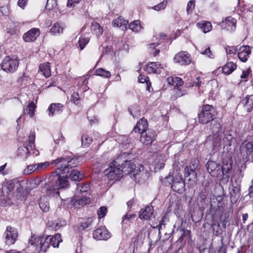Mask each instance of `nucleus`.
<instances>
[{
    "label": "nucleus",
    "instance_id": "bf43d9fd",
    "mask_svg": "<svg viewBox=\"0 0 253 253\" xmlns=\"http://www.w3.org/2000/svg\"><path fill=\"white\" fill-rule=\"evenodd\" d=\"M138 80L139 83H146L148 88H149V84L150 85L151 84V83L149 80L148 77H145L144 76H142L141 75H140L138 78ZM148 90H149V88H148Z\"/></svg>",
    "mask_w": 253,
    "mask_h": 253
},
{
    "label": "nucleus",
    "instance_id": "a878e982",
    "mask_svg": "<svg viewBox=\"0 0 253 253\" xmlns=\"http://www.w3.org/2000/svg\"><path fill=\"white\" fill-rule=\"evenodd\" d=\"M70 172H71L69 174V177L73 181H81L84 177L83 174L81 173L79 170L76 169H71Z\"/></svg>",
    "mask_w": 253,
    "mask_h": 253
},
{
    "label": "nucleus",
    "instance_id": "6e6552de",
    "mask_svg": "<svg viewBox=\"0 0 253 253\" xmlns=\"http://www.w3.org/2000/svg\"><path fill=\"white\" fill-rule=\"evenodd\" d=\"M35 133L31 131L28 138V144L27 146H22L18 148L17 150L18 156L26 159L30 153V149H32L35 146Z\"/></svg>",
    "mask_w": 253,
    "mask_h": 253
},
{
    "label": "nucleus",
    "instance_id": "4be33fe9",
    "mask_svg": "<svg viewBox=\"0 0 253 253\" xmlns=\"http://www.w3.org/2000/svg\"><path fill=\"white\" fill-rule=\"evenodd\" d=\"M64 105L61 103H52L50 105L47 109L48 115L53 116L55 114H60L63 112Z\"/></svg>",
    "mask_w": 253,
    "mask_h": 253
},
{
    "label": "nucleus",
    "instance_id": "39448f33",
    "mask_svg": "<svg viewBox=\"0 0 253 253\" xmlns=\"http://www.w3.org/2000/svg\"><path fill=\"white\" fill-rule=\"evenodd\" d=\"M240 154L243 160L247 162L251 156L253 158V135H249L239 147Z\"/></svg>",
    "mask_w": 253,
    "mask_h": 253
},
{
    "label": "nucleus",
    "instance_id": "1a4fd4ad",
    "mask_svg": "<svg viewBox=\"0 0 253 253\" xmlns=\"http://www.w3.org/2000/svg\"><path fill=\"white\" fill-rule=\"evenodd\" d=\"M19 65V61L12 59L9 56L6 57L1 62V68L7 73H12L16 71Z\"/></svg>",
    "mask_w": 253,
    "mask_h": 253
},
{
    "label": "nucleus",
    "instance_id": "423d86ee",
    "mask_svg": "<svg viewBox=\"0 0 253 253\" xmlns=\"http://www.w3.org/2000/svg\"><path fill=\"white\" fill-rule=\"evenodd\" d=\"M20 184L16 180H10L5 181L2 185V192L4 193L5 195H1L2 202V205L3 206H7L8 205L11 201L9 198V195L15 188L20 186Z\"/></svg>",
    "mask_w": 253,
    "mask_h": 253
},
{
    "label": "nucleus",
    "instance_id": "774afa93",
    "mask_svg": "<svg viewBox=\"0 0 253 253\" xmlns=\"http://www.w3.org/2000/svg\"><path fill=\"white\" fill-rule=\"evenodd\" d=\"M186 94V90L185 89H177L175 91V95L176 97H181Z\"/></svg>",
    "mask_w": 253,
    "mask_h": 253
},
{
    "label": "nucleus",
    "instance_id": "0eeeda50",
    "mask_svg": "<svg viewBox=\"0 0 253 253\" xmlns=\"http://www.w3.org/2000/svg\"><path fill=\"white\" fill-rule=\"evenodd\" d=\"M199 165L200 162L198 159H192L189 164L184 167V176L185 178H187L189 181L196 179L197 175V170L200 169Z\"/></svg>",
    "mask_w": 253,
    "mask_h": 253
},
{
    "label": "nucleus",
    "instance_id": "393cba45",
    "mask_svg": "<svg viewBox=\"0 0 253 253\" xmlns=\"http://www.w3.org/2000/svg\"><path fill=\"white\" fill-rule=\"evenodd\" d=\"M232 169V164L223 165L221 167V175L222 176V179L228 182L230 177V171Z\"/></svg>",
    "mask_w": 253,
    "mask_h": 253
},
{
    "label": "nucleus",
    "instance_id": "c756f323",
    "mask_svg": "<svg viewBox=\"0 0 253 253\" xmlns=\"http://www.w3.org/2000/svg\"><path fill=\"white\" fill-rule=\"evenodd\" d=\"M203 189L209 192H212V190L215 188L216 184L211 179H209L203 182Z\"/></svg>",
    "mask_w": 253,
    "mask_h": 253
},
{
    "label": "nucleus",
    "instance_id": "7ed1b4c3",
    "mask_svg": "<svg viewBox=\"0 0 253 253\" xmlns=\"http://www.w3.org/2000/svg\"><path fill=\"white\" fill-rule=\"evenodd\" d=\"M61 242V235L56 234L54 236L50 235L46 237H39L37 240L35 236H32L29 243L32 245L35 244L36 250L41 253V252H45L50 246L54 248L58 247Z\"/></svg>",
    "mask_w": 253,
    "mask_h": 253
},
{
    "label": "nucleus",
    "instance_id": "5fc2aeb1",
    "mask_svg": "<svg viewBox=\"0 0 253 253\" xmlns=\"http://www.w3.org/2000/svg\"><path fill=\"white\" fill-rule=\"evenodd\" d=\"M7 33L9 34L10 36L16 37L19 34V30L16 27L9 28Z\"/></svg>",
    "mask_w": 253,
    "mask_h": 253
},
{
    "label": "nucleus",
    "instance_id": "680f3d73",
    "mask_svg": "<svg viewBox=\"0 0 253 253\" xmlns=\"http://www.w3.org/2000/svg\"><path fill=\"white\" fill-rule=\"evenodd\" d=\"M210 192L204 189H202L198 195V199L201 200H205Z\"/></svg>",
    "mask_w": 253,
    "mask_h": 253
},
{
    "label": "nucleus",
    "instance_id": "3c124183",
    "mask_svg": "<svg viewBox=\"0 0 253 253\" xmlns=\"http://www.w3.org/2000/svg\"><path fill=\"white\" fill-rule=\"evenodd\" d=\"M195 6V0H190L189 1L187 4L186 12L188 14L192 13L193 9H194Z\"/></svg>",
    "mask_w": 253,
    "mask_h": 253
},
{
    "label": "nucleus",
    "instance_id": "f257e3e1",
    "mask_svg": "<svg viewBox=\"0 0 253 253\" xmlns=\"http://www.w3.org/2000/svg\"><path fill=\"white\" fill-rule=\"evenodd\" d=\"M79 163L78 158L72 153L69 155H64L52 161V163H54L58 167L54 171L51 172L45 188L47 190L53 191L68 188L69 181L68 180L67 174L72 168L77 167Z\"/></svg>",
    "mask_w": 253,
    "mask_h": 253
},
{
    "label": "nucleus",
    "instance_id": "8fccbe9b",
    "mask_svg": "<svg viewBox=\"0 0 253 253\" xmlns=\"http://www.w3.org/2000/svg\"><path fill=\"white\" fill-rule=\"evenodd\" d=\"M168 0H163V1L152 7V9L156 11H160L165 8Z\"/></svg>",
    "mask_w": 253,
    "mask_h": 253
},
{
    "label": "nucleus",
    "instance_id": "052dcab7",
    "mask_svg": "<svg viewBox=\"0 0 253 253\" xmlns=\"http://www.w3.org/2000/svg\"><path fill=\"white\" fill-rule=\"evenodd\" d=\"M41 183V180L39 178H36L34 180H31L30 183V187L32 189L36 188L38 187Z\"/></svg>",
    "mask_w": 253,
    "mask_h": 253
},
{
    "label": "nucleus",
    "instance_id": "864d4df0",
    "mask_svg": "<svg viewBox=\"0 0 253 253\" xmlns=\"http://www.w3.org/2000/svg\"><path fill=\"white\" fill-rule=\"evenodd\" d=\"M92 218H88L86 220L81 222L80 226L82 228V229H85L92 224Z\"/></svg>",
    "mask_w": 253,
    "mask_h": 253
},
{
    "label": "nucleus",
    "instance_id": "79ce46f5",
    "mask_svg": "<svg viewBox=\"0 0 253 253\" xmlns=\"http://www.w3.org/2000/svg\"><path fill=\"white\" fill-rule=\"evenodd\" d=\"M95 75L101 76L104 78H109L111 76V73L109 71H106L103 68H98L95 71Z\"/></svg>",
    "mask_w": 253,
    "mask_h": 253
},
{
    "label": "nucleus",
    "instance_id": "de8ad7c7",
    "mask_svg": "<svg viewBox=\"0 0 253 253\" xmlns=\"http://www.w3.org/2000/svg\"><path fill=\"white\" fill-rule=\"evenodd\" d=\"M37 167V164L30 165L28 166L27 167L26 169H24V172L25 174H30L36 170H38Z\"/></svg>",
    "mask_w": 253,
    "mask_h": 253
},
{
    "label": "nucleus",
    "instance_id": "f8f14e48",
    "mask_svg": "<svg viewBox=\"0 0 253 253\" xmlns=\"http://www.w3.org/2000/svg\"><path fill=\"white\" fill-rule=\"evenodd\" d=\"M165 179L172 181L171 187L174 191L180 194L184 191L185 184L181 176H175L173 178L172 176L169 175L166 177Z\"/></svg>",
    "mask_w": 253,
    "mask_h": 253
},
{
    "label": "nucleus",
    "instance_id": "dca6fc26",
    "mask_svg": "<svg viewBox=\"0 0 253 253\" xmlns=\"http://www.w3.org/2000/svg\"><path fill=\"white\" fill-rule=\"evenodd\" d=\"M165 67L164 64H161L159 62H149L146 65L145 70L149 74H160L161 69Z\"/></svg>",
    "mask_w": 253,
    "mask_h": 253
},
{
    "label": "nucleus",
    "instance_id": "72a5a7b5",
    "mask_svg": "<svg viewBox=\"0 0 253 253\" xmlns=\"http://www.w3.org/2000/svg\"><path fill=\"white\" fill-rule=\"evenodd\" d=\"M76 202L81 205H85L90 203V198L87 197V194H82L77 196Z\"/></svg>",
    "mask_w": 253,
    "mask_h": 253
},
{
    "label": "nucleus",
    "instance_id": "cd10ccee",
    "mask_svg": "<svg viewBox=\"0 0 253 253\" xmlns=\"http://www.w3.org/2000/svg\"><path fill=\"white\" fill-rule=\"evenodd\" d=\"M128 23V21L124 20L121 18V17L115 19L112 22L114 26L122 28L123 30H126Z\"/></svg>",
    "mask_w": 253,
    "mask_h": 253
},
{
    "label": "nucleus",
    "instance_id": "ea45409f",
    "mask_svg": "<svg viewBox=\"0 0 253 253\" xmlns=\"http://www.w3.org/2000/svg\"><path fill=\"white\" fill-rule=\"evenodd\" d=\"M53 138L55 143L58 144L61 142L64 143L65 142V138L63 136L60 131H56L53 135Z\"/></svg>",
    "mask_w": 253,
    "mask_h": 253
},
{
    "label": "nucleus",
    "instance_id": "49530a36",
    "mask_svg": "<svg viewBox=\"0 0 253 253\" xmlns=\"http://www.w3.org/2000/svg\"><path fill=\"white\" fill-rule=\"evenodd\" d=\"M135 213H128L126 214L123 217L122 223H127V222L134 219L136 217Z\"/></svg>",
    "mask_w": 253,
    "mask_h": 253
},
{
    "label": "nucleus",
    "instance_id": "473e14b6",
    "mask_svg": "<svg viewBox=\"0 0 253 253\" xmlns=\"http://www.w3.org/2000/svg\"><path fill=\"white\" fill-rule=\"evenodd\" d=\"M211 124L210 129L212 131V134L214 135L218 133L221 130L222 126L220 123L217 121H212Z\"/></svg>",
    "mask_w": 253,
    "mask_h": 253
},
{
    "label": "nucleus",
    "instance_id": "f3484780",
    "mask_svg": "<svg viewBox=\"0 0 253 253\" xmlns=\"http://www.w3.org/2000/svg\"><path fill=\"white\" fill-rule=\"evenodd\" d=\"M139 217L141 219L144 220H150L152 218H154L153 207L151 205H147L142 209L139 212Z\"/></svg>",
    "mask_w": 253,
    "mask_h": 253
},
{
    "label": "nucleus",
    "instance_id": "6ab92c4d",
    "mask_svg": "<svg viewBox=\"0 0 253 253\" xmlns=\"http://www.w3.org/2000/svg\"><path fill=\"white\" fill-rule=\"evenodd\" d=\"M40 34V31L38 28H32L23 36V39L26 42L34 41Z\"/></svg>",
    "mask_w": 253,
    "mask_h": 253
},
{
    "label": "nucleus",
    "instance_id": "37998d69",
    "mask_svg": "<svg viewBox=\"0 0 253 253\" xmlns=\"http://www.w3.org/2000/svg\"><path fill=\"white\" fill-rule=\"evenodd\" d=\"M36 105L33 101L31 102L27 106V111H28V114L29 115L30 118H32L36 110Z\"/></svg>",
    "mask_w": 253,
    "mask_h": 253
},
{
    "label": "nucleus",
    "instance_id": "58836bf2",
    "mask_svg": "<svg viewBox=\"0 0 253 253\" xmlns=\"http://www.w3.org/2000/svg\"><path fill=\"white\" fill-rule=\"evenodd\" d=\"M82 144L84 147H88L92 142V139L86 134H84L82 136Z\"/></svg>",
    "mask_w": 253,
    "mask_h": 253
},
{
    "label": "nucleus",
    "instance_id": "5701e85b",
    "mask_svg": "<svg viewBox=\"0 0 253 253\" xmlns=\"http://www.w3.org/2000/svg\"><path fill=\"white\" fill-rule=\"evenodd\" d=\"M148 124L147 120L143 118L141 119L136 124L135 126L133 128V131L135 132H138L141 134L142 132L150 129L148 128Z\"/></svg>",
    "mask_w": 253,
    "mask_h": 253
},
{
    "label": "nucleus",
    "instance_id": "7c9ffc66",
    "mask_svg": "<svg viewBox=\"0 0 253 253\" xmlns=\"http://www.w3.org/2000/svg\"><path fill=\"white\" fill-rule=\"evenodd\" d=\"M91 31L97 36L101 35L103 32V28L100 24L96 22H93L91 25Z\"/></svg>",
    "mask_w": 253,
    "mask_h": 253
},
{
    "label": "nucleus",
    "instance_id": "69168bd1",
    "mask_svg": "<svg viewBox=\"0 0 253 253\" xmlns=\"http://www.w3.org/2000/svg\"><path fill=\"white\" fill-rule=\"evenodd\" d=\"M168 221H169V219L167 217V216L164 215L162 217V219L160 220L159 225H158L159 226V229L160 230V228H162V226H165V225L166 224V222Z\"/></svg>",
    "mask_w": 253,
    "mask_h": 253
},
{
    "label": "nucleus",
    "instance_id": "bb28decb",
    "mask_svg": "<svg viewBox=\"0 0 253 253\" xmlns=\"http://www.w3.org/2000/svg\"><path fill=\"white\" fill-rule=\"evenodd\" d=\"M128 111L134 118H138L140 116V108L137 104H133L128 107Z\"/></svg>",
    "mask_w": 253,
    "mask_h": 253
},
{
    "label": "nucleus",
    "instance_id": "20e7f679",
    "mask_svg": "<svg viewBox=\"0 0 253 253\" xmlns=\"http://www.w3.org/2000/svg\"><path fill=\"white\" fill-rule=\"evenodd\" d=\"M217 111L215 107L209 104L202 105L198 113L199 122L207 124L213 121L216 117Z\"/></svg>",
    "mask_w": 253,
    "mask_h": 253
},
{
    "label": "nucleus",
    "instance_id": "6e6d98bb",
    "mask_svg": "<svg viewBox=\"0 0 253 253\" xmlns=\"http://www.w3.org/2000/svg\"><path fill=\"white\" fill-rule=\"evenodd\" d=\"M80 98L78 92H74L71 97V101L75 104L78 105L79 104Z\"/></svg>",
    "mask_w": 253,
    "mask_h": 253
},
{
    "label": "nucleus",
    "instance_id": "f03ea898",
    "mask_svg": "<svg viewBox=\"0 0 253 253\" xmlns=\"http://www.w3.org/2000/svg\"><path fill=\"white\" fill-rule=\"evenodd\" d=\"M120 159L118 157L116 160H114L110 164L109 168L104 170V173L110 179L117 180L123 173L125 175H130L132 173L135 164L130 161L125 160V163L123 164L121 166L119 164Z\"/></svg>",
    "mask_w": 253,
    "mask_h": 253
},
{
    "label": "nucleus",
    "instance_id": "2eb2a0df",
    "mask_svg": "<svg viewBox=\"0 0 253 253\" xmlns=\"http://www.w3.org/2000/svg\"><path fill=\"white\" fill-rule=\"evenodd\" d=\"M173 61L181 65H189L191 63V57L187 52L182 51L175 55Z\"/></svg>",
    "mask_w": 253,
    "mask_h": 253
},
{
    "label": "nucleus",
    "instance_id": "9d476101",
    "mask_svg": "<svg viewBox=\"0 0 253 253\" xmlns=\"http://www.w3.org/2000/svg\"><path fill=\"white\" fill-rule=\"evenodd\" d=\"M206 167L207 171L212 177L218 178L221 176V167L217 162L210 159L207 162Z\"/></svg>",
    "mask_w": 253,
    "mask_h": 253
},
{
    "label": "nucleus",
    "instance_id": "9b49d317",
    "mask_svg": "<svg viewBox=\"0 0 253 253\" xmlns=\"http://www.w3.org/2000/svg\"><path fill=\"white\" fill-rule=\"evenodd\" d=\"M157 134L153 129H147L141 133L140 142L145 146H150L156 141Z\"/></svg>",
    "mask_w": 253,
    "mask_h": 253
},
{
    "label": "nucleus",
    "instance_id": "b1692460",
    "mask_svg": "<svg viewBox=\"0 0 253 253\" xmlns=\"http://www.w3.org/2000/svg\"><path fill=\"white\" fill-rule=\"evenodd\" d=\"M248 112H251L253 110V95H247L241 101Z\"/></svg>",
    "mask_w": 253,
    "mask_h": 253
},
{
    "label": "nucleus",
    "instance_id": "a211bd4d",
    "mask_svg": "<svg viewBox=\"0 0 253 253\" xmlns=\"http://www.w3.org/2000/svg\"><path fill=\"white\" fill-rule=\"evenodd\" d=\"M237 20L235 18L231 17H227L222 24V27L230 32L234 31L236 28Z\"/></svg>",
    "mask_w": 253,
    "mask_h": 253
},
{
    "label": "nucleus",
    "instance_id": "412c9836",
    "mask_svg": "<svg viewBox=\"0 0 253 253\" xmlns=\"http://www.w3.org/2000/svg\"><path fill=\"white\" fill-rule=\"evenodd\" d=\"M251 52V51L249 46L243 45L239 49L238 53V58L241 61L246 62L248 60Z\"/></svg>",
    "mask_w": 253,
    "mask_h": 253
},
{
    "label": "nucleus",
    "instance_id": "4c0bfd02",
    "mask_svg": "<svg viewBox=\"0 0 253 253\" xmlns=\"http://www.w3.org/2000/svg\"><path fill=\"white\" fill-rule=\"evenodd\" d=\"M128 28L129 29L131 30L132 31L134 32L139 31L142 28L140 21L139 20H135L131 22L128 25Z\"/></svg>",
    "mask_w": 253,
    "mask_h": 253
},
{
    "label": "nucleus",
    "instance_id": "e2e57ef3",
    "mask_svg": "<svg viewBox=\"0 0 253 253\" xmlns=\"http://www.w3.org/2000/svg\"><path fill=\"white\" fill-rule=\"evenodd\" d=\"M225 50L227 54H235L237 48L234 46H228L225 48Z\"/></svg>",
    "mask_w": 253,
    "mask_h": 253
},
{
    "label": "nucleus",
    "instance_id": "4d7b16f0",
    "mask_svg": "<svg viewBox=\"0 0 253 253\" xmlns=\"http://www.w3.org/2000/svg\"><path fill=\"white\" fill-rule=\"evenodd\" d=\"M107 209L106 207L104 206L100 207L97 211L99 218H102L105 217L107 213Z\"/></svg>",
    "mask_w": 253,
    "mask_h": 253
},
{
    "label": "nucleus",
    "instance_id": "a19ab883",
    "mask_svg": "<svg viewBox=\"0 0 253 253\" xmlns=\"http://www.w3.org/2000/svg\"><path fill=\"white\" fill-rule=\"evenodd\" d=\"M89 190V185L87 184H80L77 185V190L81 194H87Z\"/></svg>",
    "mask_w": 253,
    "mask_h": 253
},
{
    "label": "nucleus",
    "instance_id": "0e129e2a",
    "mask_svg": "<svg viewBox=\"0 0 253 253\" xmlns=\"http://www.w3.org/2000/svg\"><path fill=\"white\" fill-rule=\"evenodd\" d=\"M56 5V2L55 0H47L46 5V8L47 9H51L54 8Z\"/></svg>",
    "mask_w": 253,
    "mask_h": 253
},
{
    "label": "nucleus",
    "instance_id": "ddd939ff",
    "mask_svg": "<svg viewBox=\"0 0 253 253\" xmlns=\"http://www.w3.org/2000/svg\"><path fill=\"white\" fill-rule=\"evenodd\" d=\"M232 189L229 191L230 195V200L231 202L235 203L239 198L241 193V180L240 178H236L233 181L231 179Z\"/></svg>",
    "mask_w": 253,
    "mask_h": 253
},
{
    "label": "nucleus",
    "instance_id": "aec40b11",
    "mask_svg": "<svg viewBox=\"0 0 253 253\" xmlns=\"http://www.w3.org/2000/svg\"><path fill=\"white\" fill-rule=\"evenodd\" d=\"M93 238L96 240H107L111 237V234L105 228H99L93 233Z\"/></svg>",
    "mask_w": 253,
    "mask_h": 253
},
{
    "label": "nucleus",
    "instance_id": "2f4dec72",
    "mask_svg": "<svg viewBox=\"0 0 253 253\" xmlns=\"http://www.w3.org/2000/svg\"><path fill=\"white\" fill-rule=\"evenodd\" d=\"M40 70L46 78H48L51 75V71L48 62L43 64L40 66Z\"/></svg>",
    "mask_w": 253,
    "mask_h": 253
},
{
    "label": "nucleus",
    "instance_id": "c9c22d12",
    "mask_svg": "<svg viewBox=\"0 0 253 253\" xmlns=\"http://www.w3.org/2000/svg\"><path fill=\"white\" fill-rule=\"evenodd\" d=\"M143 167L141 165H138L136 168L135 165V167L132 169V173L130 174V177L134 180H136L137 179V176L140 175V172L143 170Z\"/></svg>",
    "mask_w": 253,
    "mask_h": 253
},
{
    "label": "nucleus",
    "instance_id": "c03bdc74",
    "mask_svg": "<svg viewBox=\"0 0 253 253\" xmlns=\"http://www.w3.org/2000/svg\"><path fill=\"white\" fill-rule=\"evenodd\" d=\"M89 39L84 36H81L78 41V44L81 50H83L85 46L89 42Z\"/></svg>",
    "mask_w": 253,
    "mask_h": 253
},
{
    "label": "nucleus",
    "instance_id": "13d9d810",
    "mask_svg": "<svg viewBox=\"0 0 253 253\" xmlns=\"http://www.w3.org/2000/svg\"><path fill=\"white\" fill-rule=\"evenodd\" d=\"M50 164H54V163H52V162L50 163H49L48 162H45L43 163H37V169L38 170H43L47 167H48Z\"/></svg>",
    "mask_w": 253,
    "mask_h": 253
},
{
    "label": "nucleus",
    "instance_id": "4468645a",
    "mask_svg": "<svg viewBox=\"0 0 253 253\" xmlns=\"http://www.w3.org/2000/svg\"><path fill=\"white\" fill-rule=\"evenodd\" d=\"M18 235V231L16 228L10 226H7L4 232L5 243L9 246L14 244L17 240Z\"/></svg>",
    "mask_w": 253,
    "mask_h": 253
},
{
    "label": "nucleus",
    "instance_id": "c85d7f7f",
    "mask_svg": "<svg viewBox=\"0 0 253 253\" xmlns=\"http://www.w3.org/2000/svg\"><path fill=\"white\" fill-rule=\"evenodd\" d=\"M236 68V65L232 62L227 63L222 68V72L225 75H228L232 73Z\"/></svg>",
    "mask_w": 253,
    "mask_h": 253
},
{
    "label": "nucleus",
    "instance_id": "09e8293b",
    "mask_svg": "<svg viewBox=\"0 0 253 253\" xmlns=\"http://www.w3.org/2000/svg\"><path fill=\"white\" fill-rule=\"evenodd\" d=\"M200 52L201 54L205 55L210 58L213 59L214 57V56L211 52L210 47H205V49L202 48Z\"/></svg>",
    "mask_w": 253,
    "mask_h": 253
},
{
    "label": "nucleus",
    "instance_id": "a18cd8bd",
    "mask_svg": "<svg viewBox=\"0 0 253 253\" xmlns=\"http://www.w3.org/2000/svg\"><path fill=\"white\" fill-rule=\"evenodd\" d=\"M171 80L172 82V85L175 86H177L179 87L181 86L183 84V81L182 79L179 77H175L171 78L170 79L169 78V81Z\"/></svg>",
    "mask_w": 253,
    "mask_h": 253
},
{
    "label": "nucleus",
    "instance_id": "603ef678",
    "mask_svg": "<svg viewBox=\"0 0 253 253\" xmlns=\"http://www.w3.org/2000/svg\"><path fill=\"white\" fill-rule=\"evenodd\" d=\"M39 205L40 208L43 212H47L48 211L49 206L48 203L47 202H44V201L41 200H40Z\"/></svg>",
    "mask_w": 253,
    "mask_h": 253
},
{
    "label": "nucleus",
    "instance_id": "e433bc0d",
    "mask_svg": "<svg viewBox=\"0 0 253 253\" xmlns=\"http://www.w3.org/2000/svg\"><path fill=\"white\" fill-rule=\"evenodd\" d=\"M64 28L58 22L55 23L50 30V32L53 35L61 34L63 33Z\"/></svg>",
    "mask_w": 253,
    "mask_h": 253
},
{
    "label": "nucleus",
    "instance_id": "f704fd0d",
    "mask_svg": "<svg viewBox=\"0 0 253 253\" xmlns=\"http://www.w3.org/2000/svg\"><path fill=\"white\" fill-rule=\"evenodd\" d=\"M198 25L199 27L205 33L210 32L212 29V25L210 22L204 21L202 23H198Z\"/></svg>",
    "mask_w": 253,
    "mask_h": 253
},
{
    "label": "nucleus",
    "instance_id": "338daca9",
    "mask_svg": "<svg viewBox=\"0 0 253 253\" xmlns=\"http://www.w3.org/2000/svg\"><path fill=\"white\" fill-rule=\"evenodd\" d=\"M196 80H197V81H193L191 83H190V84L189 85V86H198V87H199L201 84V82L200 81V77H198L196 78Z\"/></svg>",
    "mask_w": 253,
    "mask_h": 253
}]
</instances>
